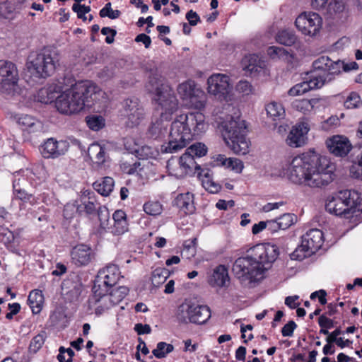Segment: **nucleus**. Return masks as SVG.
Here are the masks:
<instances>
[{
    "instance_id": "69168bd1",
    "label": "nucleus",
    "mask_w": 362,
    "mask_h": 362,
    "mask_svg": "<svg viewBox=\"0 0 362 362\" xmlns=\"http://www.w3.org/2000/svg\"><path fill=\"white\" fill-rule=\"evenodd\" d=\"M186 18L192 26L196 25L200 21L199 15L193 10H190L187 13Z\"/></svg>"
},
{
    "instance_id": "f8f14e48",
    "label": "nucleus",
    "mask_w": 362,
    "mask_h": 362,
    "mask_svg": "<svg viewBox=\"0 0 362 362\" xmlns=\"http://www.w3.org/2000/svg\"><path fill=\"white\" fill-rule=\"evenodd\" d=\"M18 76L16 65L8 61L0 60V88L8 95H21L18 84Z\"/></svg>"
},
{
    "instance_id": "dca6fc26",
    "label": "nucleus",
    "mask_w": 362,
    "mask_h": 362,
    "mask_svg": "<svg viewBox=\"0 0 362 362\" xmlns=\"http://www.w3.org/2000/svg\"><path fill=\"white\" fill-rule=\"evenodd\" d=\"M69 148L68 141L49 138L40 145V151L43 158L54 159L64 156L68 151Z\"/></svg>"
},
{
    "instance_id": "393cba45",
    "label": "nucleus",
    "mask_w": 362,
    "mask_h": 362,
    "mask_svg": "<svg viewBox=\"0 0 362 362\" xmlns=\"http://www.w3.org/2000/svg\"><path fill=\"white\" fill-rule=\"evenodd\" d=\"M177 92L182 100H189L190 101L198 100L199 95H202V92L196 88L195 83L193 81H187L180 84L177 87Z\"/></svg>"
},
{
    "instance_id": "8fccbe9b",
    "label": "nucleus",
    "mask_w": 362,
    "mask_h": 362,
    "mask_svg": "<svg viewBox=\"0 0 362 362\" xmlns=\"http://www.w3.org/2000/svg\"><path fill=\"white\" fill-rule=\"evenodd\" d=\"M99 14L101 18L108 17L110 19H116L120 16L121 12L119 10H112L111 3L109 2L100 11Z\"/></svg>"
},
{
    "instance_id": "72a5a7b5",
    "label": "nucleus",
    "mask_w": 362,
    "mask_h": 362,
    "mask_svg": "<svg viewBox=\"0 0 362 362\" xmlns=\"http://www.w3.org/2000/svg\"><path fill=\"white\" fill-rule=\"evenodd\" d=\"M265 110L267 115L274 121L280 120L285 116V110L280 103L272 101L268 103Z\"/></svg>"
},
{
    "instance_id": "ea45409f",
    "label": "nucleus",
    "mask_w": 362,
    "mask_h": 362,
    "mask_svg": "<svg viewBox=\"0 0 362 362\" xmlns=\"http://www.w3.org/2000/svg\"><path fill=\"white\" fill-rule=\"evenodd\" d=\"M14 6L10 1L0 3V21L4 19H11L14 16Z\"/></svg>"
},
{
    "instance_id": "a211bd4d",
    "label": "nucleus",
    "mask_w": 362,
    "mask_h": 362,
    "mask_svg": "<svg viewBox=\"0 0 362 362\" xmlns=\"http://www.w3.org/2000/svg\"><path fill=\"white\" fill-rule=\"evenodd\" d=\"M70 255L71 262L78 267L88 265L95 258V253L92 248L84 244L74 247Z\"/></svg>"
},
{
    "instance_id": "423d86ee",
    "label": "nucleus",
    "mask_w": 362,
    "mask_h": 362,
    "mask_svg": "<svg viewBox=\"0 0 362 362\" xmlns=\"http://www.w3.org/2000/svg\"><path fill=\"white\" fill-rule=\"evenodd\" d=\"M246 124L240 117H227L219 125L226 145L236 154L245 155L249 152L250 141L247 139Z\"/></svg>"
},
{
    "instance_id": "6e6d98bb",
    "label": "nucleus",
    "mask_w": 362,
    "mask_h": 362,
    "mask_svg": "<svg viewBox=\"0 0 362 362\" xmlns=\"http://www.w3.org/2000/svg\"><path fill=\"white\" fill-rule=\"evenodd\" d=\"M237 173H240L244 168L243 163L238 158H229V161L226 167Z\"/></svg>"
},
{
    "instance_id": "3c124183",
    "label": "nucleus",
    "mask_w": 362,
    "mask_h": 362,
    "mask_svg": "<svg viewBox=\"0 0 362 362\" xmlns=\"http://www.w3.org/2000/svg\"><path fill=\"white\" fill-rule=\"evenodd\" d=\"M361 104L359 95L356 92H352L344 101V106L348 109L356 108Z\"/></svg>"
},
{
    "instance_id": "39448f33",
    "label": "nucleus",
    "mask_w": 362,
    "mask_h": 362,
    "mask_svg": "<svg viewBox=\"0 0 362 362\" xmlns=\"http://www.w3.org/2000/svg\"><path fill=\"white\" fill-rule=\"evenodd\" d=\"M208 127L205 122V116L199 112L189 114H181L172 122L169 134V141L166 146H162V151L175 153L186 147L194 134L204 132Z\"/></svg>"
},
{
    "instance_id": "4468645a",
    "label": "nucleus",
    "mask_w": 362,
    "mask_h": 362,
    "mask_svg": "<svg viewBox=\"0 0 362 362\" xmlns=\"http://www.w3.org/2000/svg\"><path fill=\"white\" fill-rule=\"evenodd\" d=\"M295 24L305 35L315 36L322 28V19L316 13H303L297 17Z\"/></svg>"
},
{
    "instance_id": "680f3d73",
    "label": "nucleus",
    "mask_w": 362,
    "mask_h": 362,
    "mask_svg": "<svg viewBox=\"0 0 362 362\" xmlns=\"http://www.w3.org/2000/svg\"><path fill=\"white\" fill-rule=\"evenodd\" d=\"M297 325L293 320L289 321L281 329V334L284 337H292L293 331L296 328Z\"/></svg>"
},
{
    "instance_id": "37998d69",
    "label": "nucleus",
    "mask_w": 362,
    "mask_h": 362,
    "mask_svg": "<svg viewBox=\"0 0 362 362\" xmlns=\"http://www.w3.org/2000/svg\"><path fill=\"white\" fill-rule=\"evenodd\" d=\"M144 211L148 215L158 216L161 214L163 207L158 202H148L144 204Z\"/></svg>"
},
{
    "instance_id": "473e14b6",
    "label": "nucleus",
    "mask_w": 362,
    "mask_h": 362,
    "mask_svg": "<svg viewBox=\"0 0 362 362\" xmlns=\"http://www.w3.org/2000/svg\"><path fill=\"white\" fill-rule=\"evenodd\" d=\"M114 180L110 177H105L93 184V188L101 195L108 196L114 187Z\"/></svg>"
},
{
    "instance_id": "c03bdc74",
    "label": "nucleus",
    "mask_w": 362,
    "mask_h": 362,
    "mask_svg": "<svg viewBox=\"0 0 362 362\" xmlns=\"http://www.w3.org/2000/svg\"><path fill=\"white\" fill-rule=\"evenodd\" d=\"M14 179L13 180V194L16 199L20 200L23 199V192L21 187V171H16L13 174Z\"/></svg>"
},
{
    "instance_id": "0e129e2a",
    "label": "nucleus",
    "mask_w": 362,
    "mask_h": 362,
    "mask_svg": "<svg viewBox=\"0 0 362 362\" xmlns=\"http://www.w3.org/2000/svg\"><path fill=\"white\" fill-rule=\"evenodd\" d=\"M318 324L321 328L331 329L334 326L333 320L327 317L325 315H322L318 318Z\"/></svg>"
},
{
    "instance_id": "412c9836",
    "label": "nucleus",
    "mask_w": 362,
    "mask_h": 362,
    "mask_svg": "<svg viewBox=\"0 0 362 362\" xmlns=\"http://www.w3.org/2000/svg\"><path fill=\"white\" fill-rule=\"evenodd\" d=\"M309 129V125L307 122H300L293 126L287 136V144L296 148L305 144L307 139L306 135Z\"/></svg>"
},
{
    "instance_id": "6ab92c4d",
    "label": "nucleus",
    "mask_w": 362,
    "mask_h": 362,
    "mask_svg": "<svg viewBox=\"0 0 362 362\" xmlns=\"http://www.w3.org/2000/svg\"><path fill=\"white\" fill-rule=\"evenodd\" d=\"M119 271L117 265L110 264L105 268L100 269L97 276L96 284L98 287L101 285L108 291V288L116 284L119 279Z\"/></svg>"
},
{
    "instance_id": "4c0bfd02",
    "label": "nucleus",
    "mask_w": 362,
    "mask_h": 362,
    "mask_svg": "<svg viewBox=\"0 0 362 362\" xmlns=\"http://www.w3.org/2000/svg\"><path fill=\"white\" fill-rule=\"evenodd\" d=\"M173 350L174 346L172 344L160 341L157 344L156 348L152 351V353L157 358H163Z\"/></svg>"
},
{
    "instance_id": "774afa93",
    "label": "nucleus",
    "mask_w": 362,
    "mask_h": 362,
    "mask_svg": "<svg viewBox=\"0 0 362 362\" xmlns=\"http://www.w3.org/2000/svg\"><path fill=\"white\" fill-rule=\"evenodd\" d=\"M267 230L270 231L272 233L281 230L279 223L277 219L267 221Z\"/></svg>"
},
{
    "instance_id": "a18cd8bd",
    "label": "nucleus",
    "mask_w": 362,
    "mask_h": 362,
    "mask_svg": "<svg viewBox=\"0 0 362 362\" xmlns=\"http://www.w3.org/2000/svg\"><path fill=\"white\" fill-rule=\"evenodd\" d=\"M97 213L100 221V227L103 229L109 228V219L110 215L107 208L104 206H99Z\"/></svg>"
},
{
    "instance_id": "a19ab883",
    "label": "nucleus",
    "mask_w": 362,
    "mask_h": 362,
    "mask_svg": "<svg viewBox=\"0 0 362 362\" xmlns=\"http://www.w3.org/2000/svg\"><path fill=\"white\" fill-rule=\"evenodd\" d=\"M346 6L344 0H331L327 7L328 13L332 16L344 12Z\"/></svg>"
},
{
    "instance_id": "e433bc0d",
    "label": "nucleus",
    "mask_w": 362,
    "mask_h": 362,
    "mask_svg": "<svg viewBox=\"0 0 362 362\" xmlns=\"http://www.w3.org/2000/svg\"><path fill=\"white\" fill-rule=\"evenodd\" d=\"M297 40L296 35L289 30H282L279 32L276 35V40L285 46L293 45Z\"/></svg>"
},
{
    "instance_id": "de8ad7c7",
    "label": "nucleus",
    "mask_w": 362,
    "mask_h": 362,
    "mask_svg": "<svg viewBox=\"0 0 362 362\" xmlns=\"http://www.w3.org/2000/svg\"><path fill=\"white\" fill-rule=\"evenodd\" d=\"M86 123L88 127L93 131H98L105 125L104 119L101 116L95 115L87 117Z\"/></svg>"
},
{
    "instance_id": "20e7f679",
    "label": "nucleus",
    "mask_w": 362,
    "mask_h": 362,
    "mask_svg": "<svg viewBox=\"0 0 362 362\" xmlns=\"http://www.w3.org/2000/svg\"><path fill=\"white\" fill-rule=\"evenodd\" d=\"M278 255V248L275 245L257 244L247 250L245 257L235 261L233 272L237 278L243 281H257L263 278L264 271Z\"/></svg>"
},
{
    "instance_id": "5701e85b",
    "label": "nucleus",
    "mask_w": 362,
    "mask_h": 362,
    "mask_svg": "<svg viewBox=\"0 0 362 362\" xmlns=\"http://www.w3.org/2000/svg\"><path fill=\"white\" fill-rule=\"evenodd\" d=\"M228 269L226 266L220 264L214 270L209 278V284L213 287H226L229 282Z\"/></svg>"
},
{
    "instance_id": "bf43d9fd",
    "label": "nucleus",
    "mask_w": 362,
    "mask_h": 362,
    "mask_svg": "<svg viewBox=\"0 0 362 362\" xmlns=\"http://www.w3.org/2000/svg\"><path fill=\"white\" fill-rule=\"evenodd\" d=\"M24 127H26L28 133H31L35 132V128L40 127V124L31 117L25 115L24 116Z\"/></svg>"
},
{
    "instance_id": "9b49d317",
    "label": "nucleus",
    "mask_w": 362,
    "mask_h": 362,
    "mask_svg": "<svg viewBox=\"0 0 362 362\" xmlns=\"http://www.w3.org/2000/svg\"><path fill=\"white\" fill-rule=\"evenodd\" d=\"M322 230L310 229L302 236L301 244L291 254L292 259L303 260L315 253L322 245Z\"/></svg>"
},
{
    "instance_id": "0eeeda50",
    "label": "nucleus",
    "mask_w": 362,
    "mask_h": 362,
    "mask_svg": "<svg viewBox=\"0 0 362 362\" xmlns=\"http://www.w3.org/2000/svg\"><path fill=\"white\" fill-rule=\"evenodd\" d=\"M325 209L332 214L349 218L362 213V199L356 191L341 190L327 199Z\"/></svg>"
},
{
    "instance_id": "603ef678",
    "label": "nucleus",
    "mask_w": 362,
    "mask_h": 362,
    "mask_svg": "<svg viewBox=\"0 0 362 362\" xmlns=\"http://www.w3.org/2000/svg\"><path fill=\"white\" fill-rule=\"evenodd\" d=\"M187 152H189L192 155H194L200 158L206 155L207 148L204 144L197 143L187 148Z\"/></svg>"
},
{
    "instance_id": "e2e57ef3",
    "label": "nucleus",
    "mask_w": 362,
    "mask_h": 362,
    "mask_svg": "<svg viewBox=\"0 0 362 362\" xmlns=\"http://www.w3.org/2000/svg\"><path fill=\"white\" fill-rule=\"evenodd\" d=\"M76 212H78L77 206L74 204H67L64 206V217L66 219H71L74 217Z\"/></svg>"
},
{
    "instance_id": "1a4fd4ad",
    "label": "nucleus",
    "mask_w": 362,
    "mask_h": 362,
    "mask_svg": "<svg viewBox=\"0 0 362 362\" xmlns=\"http://www.w3.org/2000/svg\"><path fill=\"white\" fill-rule=\"evenodd\" d=\"M341 63L333 62L327 56H322L313 63V69L306 81L310 90L319 89L330 83L341 72Z\"/></svg>"
},
{
    "instance_id": "864d4df0",
    "label": "nucleus",
    "mask_w": 362,
    "mask_h": 362,
    "mask_svg": "<svg viewBox=\"0 0 362 362\" xmlns=\"http://www.w3.org/2000/svg\"><path fill=\"white\" fill-rule=\"evenodd\" d=\"M45 339L42 334H37L30 341L28 351L30 353L35 354L44 344Z\"/></svg>"
},
{
    "instance_id": "ddd939ff",
    "label": "nucleus",
    "mask_w": 362,
    "mask_h": 362,
    "mask_svg": "<svg viewBox=\"0 0 362 362\" xmlns=\"http://www.w3.org/2000/svg\"><path fill=\"white\" fill-rule=\"evenodd\" d=\"M207 85L208 93L220 100L225 99L232 88L230 77L223 74H212Z\"/></svg>"
},
{
    "instance_id": "338daca9",
    "label": "nucleus",
    "mask_w": 362,
    "mask_h": 362,
    "mask_svg": "<svg viewBox=\"0 0 362 362\" xmlns=\"http://www.w3.org/2000/svg\"><path fill=\"white\" fill-rule=\"evenodd\" d=\"M134 330L139 335L150 334L151 332V328L149 325L141 323L136 324L134 326Z\"/></svg>"
},
{
    "instance_id": "f704fd0d",
    "label": "nucleus",
    "mask_w": 362,
    "mask_h": 362,
    "mask_svg": "<svg viewBox=\"0 0 362 362\" xmlns=\"http://www.w3.org/2000/svg\"><path fill=\"white\" fill-rule=\"evenodd\" d=\"M321 100L320 98L303 99L295 101L293 105L297 110L306 113L318 107V105L320 103Z\"/></svg>"
},
{
    "instance_id": "79ce46f5",
    "label": "nucleus",
    "mask_w": 362,
    "mask_h": 362,
    "mask_svg": "<svg viewBox=\"0 0 362 362\" xmlns=\"http://www.w3.org/2000/svg\"><path fill=\"white\" fill-rule=\"evenodd\" d=\"M351 177L362 180V151L350 168Z\"/></svg>"
},
{
    "instance_id": "2f4dec72",
    "label": "nucleus",
    "mask_w": 362,
    "mask_h": 362,
    "mask_svg": "<svg viewBox=\"0 0 362 362\" xmlns=\"http://www.w3.org/2000/svg\"><path fill=\"white\" fill-rule=\"evenodd\" d=\"M44 297L40 290L32 291L28 298V304L33 314H38L42 310Z\"/></svg>"
},
{
    "instance_id": "cd10ccee",
    "label": "nucleus",
    "mask_w": 362,
    "mask_h": 362,
    "mask_svg": "<svg viewBox=\"0 0 362 362\" xmlns=\"http://www.w3.org/2000/svg\"><path fill=\"white\" fill-rule=\"evenodd\" d=\"M175 204L186 214H192L195 210L194 195L190 192L177 195L175 200Z\"/></svg>"
},
{
    "instance_id": "c9c22d12",
    "label": "nucleus",
    "mask_w": 362,
    "mask_h": 362,
    "mask_svg": "<svg viewBox=\"0 0 362 362\" xmlns=\"http://www.w3.org/2000/svg\"><path fill=\"white\" fill-rule=\"evenodd\" d=\"M199 175L202 177V185L207 191L210 193H217L219 192L221 187L213 180L209 170H202L199 173Z\"/></svg>"
},
{
    "instance_id": "f3484780",
    "label": "nucleus",
    "mask_w": 362,
    "mask_h": 362,
    "mask_svg": "<svg viewBox=\"0 0 362 362\" xmlns=\"http://www.w3.org/2000/svg\"><path fill=\"white\" fill-rule=\"evenodd\" d=\"M173 160H169L167 163V168L170 174L181 177L187 174L192 173L193 170H199L201 168L197 164L194 156L189 152H185L179 159V170H174L171 168Z\"/></svg>"
},
{
    "instance_id": "bb28decb",
    "label": "nucleus",
    "mask_w": 362,
    "mask_h": 362,
    "mask_svg": "<svg viewBox=\"0 0 362 362\" xmlns=\"http://www.w3.org/2000/svg\"><path fill=\"white\" fill-rule=\"evenodd\" d=\"M104 298L103 303H107L112 306L121 302L129 293V288L127 286H119L113 288L109 293L103 289Z\"/></svg>"
},
{
    "instance_id": "052dcab7",
    "label": "nucleus",
    "mask_w": 362,
    "mask_h": 362,
    "mask_svg": "<svg viewBox=\"0 0 362 362\" xmlns=\"http://www.w3.org/2000/svg\"><path fill=\"white\" fill-rule=\"evenodd\" d=\"M267 54L271 58L275 59V58L280 57L285 54L286 50L280 47L271 46L267 49Z\"/></svg>"
},
{
    "instance_id": "aec40b11",
    "label": "nucleus",
    "mask_w": 362,
    "mask_h": 362,
    "mask_svg": "<svg viewBox=\"0 0 362 362\" xmlns=\"http://www.w3.org/2000/svg\"><path fill=\"white\" fill-rule=\"evenodd\" d=\"M327 146L332 153L339 157L346 156L352 148L348 138L340 135L334 136L328 139Z\"/></svg>"
},
{
    "instance_id": "09e8293b",
    "label": "nucleus",
    "mask_w": 362,
    "mask_h": 362,
    "mask_svg": "<svg viewBox=\"0 0 362 362\" xmlns=\"http://www.w3.org/2000/svg\"><path fill=\"white\" fill-rule=\"evenodd\" d=\"M281 230H286L292 226L296 220V216L293 214H284L277 218Z\"/></svg>"
},
{
    "instance_id": "2eb2a0df",
    "label": "nucleus",
    "mask_w": 362,
    "mask_h": 362,
    "mask_svg": "<svg viewBox=\"0 0 362 362\" xmlns=\"http://www.w3.org/2000/svg\"><path fill=\"white\" fill-rule=\"evenodd\" d=\"M125 124L129 127L138 126L144 118V110L137 98H128L124 102Z\"/></svg>"
},
{
    "instance_id": "c756f323",
    "label": "nucleus",
    "mask_w": 362,
    "mask_h": 362,
    "mask_svg": "<svg viewBox=\"0 0 362 362\" xmlns=\"http://www.w3.org/2000/svg\"><path fill=\"white\" fill-rule=\"evenodd\" d=\"M89 157L98 165H101L105 163L108 156L107 155L106 148L99 144H93L88 150Z\"/></svg>"
},
{
    "instance_id": "4be33fe9",
    "label": "nucleus",
    "mask_w": 362,
    "mask_h": 362,
    "mask_svg": "<svg viewBox=\"0 0 362 362\" xmlns=\"http://www.w3.org/2000/svg\"><path fill=\"white\" fill-rule=\"evenodd\" d=\"M62 288L66 299L71 302L78 300L81 293L83 285L79 277L74 275L63 281Z\"/></svg>"
},
{
    "instance_id": "f03ea898",
    "label": "nucleus",
    "mask_w": 362,
    "mask_h": 362,
    "mask_svg": "<svg viewBox=\"0 0 362 362\" xmlns=\"http://www.w3.org/2000/svg\"><path fill=\"white\" fill-rule=\"evenodd\" d=\"M335 170V165L327 157L307 154L292 160L288 176L295 184L322 187L334 180Z\"/></svg>"
},
{
    "instance_id": "5fc2aeb1",
    "label": "nucleus",
    "mask_w": 362,
    "mask_h": 362,
    "mask_svg": "<svg viewBox=\"0 0 362 362\" xmlns=\"http://www.w3.org/2000/svg\"><path fill=\"white\" fill-rule=\"evenodd\" d=\"M72 10L77 13L78 18L85 21L87 19L86 14L90 11V7L89 6L74 4Z\"/></svg>"
},
{
    "instance_id": "a878e982",
    "label": "nucleus",
    "mask_w": 362,
    "mask_h": 362,
    "mask_svg": "<svg viewBox=\"0 0 362 362\" xmlns=\"http://www.w3.org/2000/svg\"><path fill=\"white\" fill-rule=\"evenodd\" d=\"M93 296L92 298V300L94 302L95 308V313L96 315H101L105 313L107 310L112 307V305H108L107 303L105 304L103 303L104 298V292L103 288H101V285L100 284L98 288V286L94 284L93 287Z\"/></svg>"
},
{
    "instance_id": "9d476101",
    "label": "nucleus",
    "mask_w": 362,
    "mask_h": 362,
    "mask_svg": "<svg viewBox=\"0 0 362 362\" xmlns=\"http://www.w3.org/2000/svg\"><path fill=\"white\" fill-rule=\"evenodd\" d=\"M175 317L180 324H204L211 317V310L206 305H201L185 300L177 306Z\"/></svg>"
},
{
    "instance_id": "7ed1b4c3",
    "label": "nucleus",
    "mask_w": 362,
    "mask_h": 362,
    "mask_svg": "<svg viewBox=\"0 0 362 362\" xmlns=\"http://www.w3.org/2000/svg\"><path fill=\"white\" fill-rule=\"evenodd\" d=\"M107 101L106 93L90 81H81L62 92L57 98L55 106L63 114L71 115L91 108Z\"/></svg>"
},
{
    "instance_id": "6e6552de",
    "label": "nucleus",
    "mask_w": 362,
    "mask_h": 362,
    "mask_svg": "<svg viewBox=\"0 0 362 362\" xmlns=\"http://www.w3.org/2000/svg\"><path fill=\"white\" fill-rule=\"evenodd\" d=\"M58 54L49 49L31 52L27 58L26 67L30 76L36 78L51 76L59 65Z\"/></svg>"
},
{
    "instance_id": "4d7b16f0",
    "label": "nucleus",
    "mask_w": 362,
    "mask_h": 362,
    "mask_svg": "<svg viewBox=\"0 0 362 362\" xmlns=\"http://www.w3.org/2000/svg\"><path fill=\"white\" fill-rule=\"evenodd\" d=\"M128 226L129 225L127 223V220L123 221L115 222L114 226L112 228L111 232L114 235H122L128 230V229H129Z\"/></svg>"
},
{
    "instance_id": "58836bf2",
    "label": "nucleus",
    "mask_w": 362,
    "mask_h": 362,
    "mask_svg": "<svg viewBox=\"0 0 362 362\" xmlns=\"http://www.w3.org/2000/svg\"><path fill=\"white\" fill-rule=\"evenodd\" d=\"M170 275V272L165 268H157L152 274L151 281L154 286L163 284Z\"/></svg>"
},
{
    "instance_id": "13d9d810",
    "label": "nucleus",
    "mask_w": 362,
    "mask_h": 362,
    "mask_svg": "<svg viewBox=\"0 0 362 362\" xmlns=\"http://www.w3.org/2000/svg\"><path fill=\"white\" fill-rule=\"evenodd\" d=\"M236 90L247 95L252 92V86L247 81H240L236 85Z\"/></svg>"
},
{
    "instance_id": "b1692460",
    "label": "nucleus",
    "mask_w": 362,
    "mask_h": 362,
    "mask_svg": "<svg viewBox=\"0 0 362 362\" xmlns=\"http://www.w3.org/2000/svg\"><path fill=\"white\" fill-rule=\"evenodd\" d=\"M81 204L77 206V210L79 214L85 212L88 215L95 214L98 212V205L93 193L85 191L81 198Z\"/></svg>"
},
{
    "instance_id": "f257e3e1",
    "label": "nucleus",
    "mask_w": 362,
    "mask_h": 362,
    "mask_svg": "<svg viewBox=\"0 0 362 362\" xmlns=\"http://www.w3.org/2000/svg\"><path fill=\"white\" fill-rule=\"evenodd\" d=\"M150 74L146 85L148 93L153 95V100L157 106L156 109L160 115V119L153 122L148 129L149 136L154 139L160 138L167 133L168 122L172 119L173 115L177 111L178 100L175 93L165 78L154 64H149L147 67Z\"/></svg>"
},
{
    "instance_id": "49530a36",
    "label": "nucleus",
    "mask_w": 362,
    "mask_h": 362,
    "mask_svg": "<svg viewBox=\"0 0 362 362\" xmlns=\"http://www.w3.org/2000/svg\"><path fill=\"white\" fill-rule=\"evenodd\" d=\"M309 90H310V86H308L307 81H303L297 83L291 88L288 91V94L291 96H298L303 95Z\"/></svg>"
},
{
    "instance_id": "7c9ffc66",
    "label": "nucleus",
    "mask_w": 362,
    "mask_h": 362,
    "mask_svg": "<svg viewBox=\"0 0 362 362\" xmlns=\"http://www.w3.org/2000/svg\"><path fill=\"white\" fill-rule=\"evenodd\" d=\"M242 65L244 70L250 73L259 72L264 66V62L255 54L245 56L242 60Z\"/></svg>"
},
{
    "instance_id": "c85d7f7f",
    "label": "nucleus",
    "mask_w": 362,
    "mask_h": 362,
    "mask_svg": "<svg viewBox=\"0 0 362 362\" xmlns=\"http://www.w3.org/2000/svg\"><path fill=\"white\" fill-rule=\"evenodd\" d=\"M57 85H50L40 89L35 96L36 100L42 103H51L57 101L58 90Z\"/></svg>"
}]
</instances>
